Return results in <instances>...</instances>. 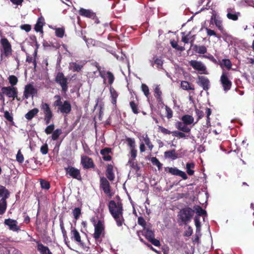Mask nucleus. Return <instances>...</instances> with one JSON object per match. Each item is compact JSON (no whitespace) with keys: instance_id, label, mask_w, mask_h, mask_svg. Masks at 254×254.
Returning <instances> with one entry per match:
<instances>
[{"instance_id":"obj_1","label":"nucleus","mask_w":254,"mask_h":254,"mask_svg":"<svg viewBox=\"0 0 254 254\" xmlns=\"http://www.w3.org/2000/svg\"><path fill=\"white\" fill-rule=\"evenodd\" d=\"M109 211L116 222L117 225L121 227L124 223L125 220L123 216V205L121 203H116L114 200H111L109 203Z\"/></svg>"},{"instance_id":"obj_2","label":"nucleus","mask_w":254,"mask_h":254,"mask_svg":"<svg viewBox=\"0 0 254 254\" xmlns=\"http://www.w3.org/2000/svg\"><path fill=\"white\" fill-rule=\"evenodd\" d=\"M56 100L54 103V106L58 107V109L62 113L68 114L71 111V105L68 101H64V103L61 101V97L59 95L54 97Z\"/></svg>"},{"instance_id":"obj_3","label":"nucleus","mask_w":254,"mask_h":254,"mask_svg":"<svg viewBox=\"0 0 254 254\" xmlns=\"http://www.w3.org/2000/svg\"><path fill=\"white\" fill-rule=\"evenodd\" d=\"M193 214L194 210L192 209L186 207L180 210L178 216L179 219L184 224H187L190 221Z\"/></svg>"},{"instance_id":"obj_4","label":"nucleus","mask_w":254,"mask_h":254,"mask_svg":"<svg viewBox=\"0 0 254 254\" xmlns=\"http://www.w3.org/2000/svg\"><path fill=\"white\" fill-rule=\"evenodd\" d=\"M0 57L1 59L8 57L12 54L11 46L7 39L2 38L0 40Z\"/></svg>"},{"instance_id":"obj_5","label":"nucleus","mask_w":254,"mask_h":254,"mask_svg":"<svg viewBox=\"0 0 254 254\" xmlns=\"http://www.w3.org/2000/svg\"><path fill=\"white\" fill-rule=\"evenodd\" d=\"M94 233L93 237L95 240H98L104 235V222L100 220L96 223L94 221Z\"/></svg>"},{"instance_id":"obj_6","label":"nucleus","mask_w":254,"mask_h":254,"mask_svg":"<svg viewBox=\"0 0 254 254\" xmlns=\"http://www.w3.org/2000/svg\"><path fill=\"white\" fill-rule=\"evenodd\" d=\"M189 64L194 69L196 70L201 74H206V67L205 65L200 61L191 60Z\"/></svg>"},{"instance_id":"obj_7","label":"nucleus","mask_w":254,"mask_h":254,"mask_svg":"<svg viewBox=\"0 0 254 254\" xmlns=\"http://www.w3.org/2000/svg\"><path fill=\"white\" fill-rule=\"evenodd\" d=\"M37 93V90L33 84L29 83L25 86L23 96L25 98L28 99L30 97H33Z\"/></svg>"},{"instance_id":"obj_8","label":"nucleus","mask_w":254,"mask_h":254,"mask_svg":"<svg viewBox=\"0 0 254 254\" xmlns=\"http://www.w3.org/2000/svg\"><path fill=\"white\" fill-rule=\"evenodd\" d=\"M56 81L62 87V90L66 92L67 90V79L62 72L57 73Z\"/></svg>"},{"instance_id":"obj_9","label":"nucleus","mask_w":254,"mask_h":254,"mask_svg":"<svg viewBox=\"0 0 254 254\" xmlns=\"http://www.w3.org/2000/svg\"><path fill=\"white\" fill-rule=\"evenodd\" d=\"M220 82L222 85L224 90L225 92L229 90L232 86V82L229 79L228 75L225 72H223L221 77Z\"/></svg>"},{"instance_id":"obj_10","label":"nucleus","mask_w":254,"mask_h":254,"mask_svg":"<svg viewBox=\"0 0 254 254\" xmlns=\"http://www.w3.org/2000/svg\"><path fill=\"white\" fill-rule=\"evenodd\" d=\"M2 93L9 98L17 97V88L12 86L3 87L1 88Z\"/></svg>"},{"instance_id":"obj_11","label":"nucleus","mask_w":254,"mask_h":254,"mask_svg":"<svg viewBox=\"0 0 254 254\" xmlns=\"http://www.w3.org/2000/svg\"><path fill=\"white\" fill-rule=\"evenodd\" d=\"M4 224L7 225L11 231L17 232L20 230V227L18 225L17 221L15 220L10 218L5 219Z\"/></svg>"},{"instance_id":"obj_12","label":"nucleus","mask_w":254,"mask_h":254,"mask_svg":"<svg viewBox=\"0 0 254 254\" xmlns=\"http://www.w3.org/2000/svg\"><path fill=\"white\" fill-rule=\"evenodd\" d=\"M66 173L68 174L70 177L77 180L81 179L80 171L78 169L72 167H68L64 168Z\"/></svg>"},{"instance_id":"obj_13","label":"nucleus","mask_w":254,"mask_h":254,"mask_svg":"<svg viewBox=\"0 0 254 254\" xmlns=\"http://www.w3.org/2000/svg\"><path fill=\"white\" fill-rule=\"evenodd\" d=\"M227 17L230 20L236 21L240 16V13L236 11L234 8H228L227 9Z\"/></svg>"},{"instance_id":"obj_14","label":"nucleus","mask_w":254,"mask_h":254,"mask_svg":"<svg viewBox=\"0 0 254 254\" xmlns=\"http://www.w3.org/2000/svg\"><path fill=\"white\" fill-rule=\"evenodd\" d=\"M100 186L106 194L111 195L110 184L105 178L102 177L100 178Z\"/></svg>"},{"instance_id":"obj_15","label":"nucleus","mask_w":254,"mask_h":254,"mask_svg":"<svg viewBox=\"0 0 254 254\" xmlns=\"http://www.w3.org/2000/svg\"><path fill=\"white\" fill-rule=\"evenodd\" d=\"M168 172L172 175L181 177L184 180H187L188 179V176L185 172L181 171L176 167L169 168Z\"/></svg>"},{"instance_id":"obj_16","label":"nucleus","mask_w":254,"mask_h":254,"mask_svg":"<svg viewBox=\"0 0 254 254\" xmlns=\"http://www.w3.org/2000/svg\"><path fill=\"white\" fill-rule=\"evenodd\" d=\"M197 83L201 86L204 90H207L209 88V81L208 79L203 76H199Z\"/></svg>"},{"instance_id":"obj_17","label":"nucleus","mask_w":254,"mask_h":254,"mask_svg":"<svg viewBox=\"0 0 254 254\" xmlns=\"http://www.w3.org/2000/svg\"><path fill=\"white\" fill-rule=\"evenodd\" d=\"M81 164L83 167L86 169L92 168L94 166L92 160L86 156L81 157Z\"/></svg>"},{"instance_id":"obj_18","label":"nucleus","mask_w":254,"mask_h":254,"mask_svg":"<svg viewBox=\"0 0 254 254\" xmlns=\"http://www.w3.org/2000/svg\"><path fill=\"white\" fill-rule=\"evenodd\" d=\"M150 62L152 66H154L155 64H156V66L158 69H161L162 67L163 61L161 58L156 56L153 57L152 59L150 60Z\"/></svg>"},{"instance_id":"obj_19","label":"nucleus","mask_w":254,"mask_h":254,"mask_svg":"<svg viewBox=\"0 0 254 254\" xmlns=\"http://www.w3.org/2000/svg\"><path fill=\"white\" fill-rule=\"evenodd\" d=\"M140 141L145 144L149 149L151 150L153 148V145L150 142V140L146 134H143L139 137Z\"/></svg>"},{"instance_id":"obj_20","label":"nucleus","mask_w":254,"mask_h":254,"mask_svg":"<svg viewBox=\"0 0 254 254\" xmlns=\"http://www.w3.org/2000/svg\"><path fill=\"white\" fill-rule=\"evenodd\" d=\"M175 126L177 129L185 132H189L190 131V128L187 127V125L183 122H178L176 123Z\"/></svg>"},{"instance_id":"obj_21","label":"nucleus","mask_w":254,"mask_h":254,"mask_svg":"<svg viewBox=\"0 0 254 254\" xmlns=\"http://www.w3.org/2000/svg\"><path fill=\"white\" fill-rule=\"evenodd\" d=\"M80 15L89 18L94 17L95 14L91 10L89 9H86L81 8L79 10Z\"/></svg>"},{"instance_id":"obj_22","label":"nucleus","mask_w":254,"mask_h":254,"mask_svg":"<svg viewBox=\"0 0 254 254\" xmlns=\"http://www.w3.org/2000/svg\"><path fill=\"white\" fill-rule=\"evenodd\" d=\"M83 67V65L75 62H71L69 64L68 68L73 72H79Z\"/></svg>"},{"instance_id":"obj_23","label":"nucleus","mask_w":254,"mask_h":254,"mask_svg":"<svg viewBox=\"0 0 254 254\" xmlns=\"http://www.w3.org/2000/svg\"><path fill=\"white\" fill-rule=\"evenodd\" d=\"M71 238L73 239L75 241L80 245H82V241L79 232L75 229H73L71 231Z\"/></svg>"},{"instance_id":"obj_24","label":"nucleus","mask_w":254,"mask_h":254,"mask_svg":"<svg viewBox=\"0 0 254 254\" xmlns=\"http://www.w3.org/2000/svg\"><path fill=\"white\" fill-rule=\"evenodd\" d=\"M41 109L43 111L45 116H53L52 112L48 104L42 103L41 105Z\"/></svg>"},{"instance_id":"obj_25","label":"nucleus","mask_w":254,"mask_h":254,"mask_svg":"<svg viewBox=\"0 0 254 254\" xmlns=\"http://www.w3.org/2000/svg\"><path fill=\"white\" fill-rule=\"evenodd\" d=\"M37 249L41 254H52L49 248L42 244H38Z\"/></svg>"},{"instance_id":"obj_26","label":"nucleus","mask_w":254,"mask_h":254,"mask_svg":"<svg viewBox=\"0 0 254 254\" xmlns=\"http://www.w3.org/2000/svg\"><path fill=\"white\" fill-rule=\"evenodd\" d=\"M182 122L187 125L192 124L194 121V118L190 115H186L182 117Z\"/></svg>"},{"instance_id":"obj_27","label":"nucleus","mask_w":254,"mask_h":254,"mask_svg":"<svg viewBox=\"0 0 254 254\" xmlns=\"http://www.w3.org/2000/svg\"><path fill=\"white\" fill-rule=\"evenodd\" d=\"M44 19L43 18H39L35 26V29L37 32L42 31V27L44 25Z\"/></svg>"},{"instance_id":"obj_28","label":"nucleus","mask_w":254,"mask_h":254,"mask_svg":"<svg viewBox=\"0 0 254 254\" xmlns=\"http://www.w3.org/2000/svg\"><path fill=\"white\" fill-rule=\"evenodd\" d=\"M39 112L37 108H34L29 111L25 116L27 120H31Z\"/></svg>"},{"instance_id":"obj_29","label":"nucleus","mask_w":254,"mask_h":254,"mask_svg":"<svg viewBox=\"0 0 254 254\" xmlns=\"http://www.w3.org/2000/svg\"><path fill=\"white\" fill-rule=\"evenodd\" d=\"M106 176L110 181L114 180L115 176L113 172V167L112 165L108 166L106 172Z\"/></svg>"},{"instance_id":"obj_30","label":"nucleus","mask_w":254,"mask_h":254,"mask_svg":"<svg viewBox=\"0 0 254 254\" xmlns=\"http://www.w3.org/2000/svg\"><path fill=\"white\" fill-rule=\"evenodd\" d=\"M211 19H213L216 26L219 30L222 31L223 30V26L222 21L219 18H216L215 16H212Z\"/></svg>"},{"instance_id":"obj_31","label":"nucleus","mask_w":254,"mask_h":254,"mask_svg":"<svg viewBox=\"0 0 254 254\" xmlns=\"http://www.w3.org/2000/svg\"><path fill=\"white\" fill-rule=\"evenodd\" d=\"M194 167V164L193 163H188L186 164L187 172L189 175L191 176L194 174L193 169Z\"/></svg>"},{"instance_id":"obj_32","label":"nucleus","mask_w":254,"mask_h":254,"mask_svg":"<svg viewBox=\"0 0 254 254\" xmlns=\"http://www.w3.org/2000/svg\"><path fill=\"white\" fill-rule=\"evenodd\" d=\"M164 154L165 157L171 158L173 160L176 159L177 158V156L175 150L166 151Z\"/></svg>"},{"instance_id":"obj_33","label":"nucleus","mask_w":254,"mask_h":254,"mask_svg":"<svg viewBox=\"0 0 254 254\" xmlns=\"http://www.w3.org/2000/svg\"><path fill=\"white\" fill-rule=\"evenodd\" d=\"M181 87L183 89L186 90H193L194 88L192 87L191 85L186 81H183L181 83Z\"/></svg>"},{"instance_id":"obj_34","label":"nucleus","mask_w":254,"mask_h":254,"mask_svg":"<svg viewBox=\"0 0 254 254\" xmlns=\"http://www.w3.org/2000/svg\"><path fill=\"white\" fill-rule=\"evenodd\" d=\"M110 91L112 97V102L113 104H115L116 103V99L118 94L113 87H110Z\"/></svg>"},{"instance_id":"obj_35","label":"nucleus","mask_w":254,"mask_h":254,"mask_svg":"<svg viewBox=\"0 0 254 254\" xmlns=\"http://www.w3.org/2000/svg\"><path fill=\"white\" fill-rule=\"evenodd\" d=\"M144 236L149 241L154 237L153 232L148 229H144Z\"/></svg>"},{"instance_id":"obj_36","label":"nucleus","mask_w":254,"mask_h":254,"mask_svg":"<svg viewBox=\"0 0 254 254\" xmlns=\"http://www.w3.org/2000/svg\"><path fill=\"white\" fill-rule=\"evenodd\" d=\"M6 208V202L5 199L2 198L0 200V214H3Z\"/></svg>"},{"instance_id":"obj_37","label":"nucleus","mask_w":254,"mask_h":254,"mask_svg":"<svg viewBox=\"0 0 254 254\" xmlns=\"http://www.w3.org/2000/svg\"><path fill=\"white\" fill-rule=\"evenodd\" d=\"M193 210H194V211H195L196 213L197 214V215L199 216L203 215L206 214V211L199 205H194L193 206Z\"/></svg>"},{"instance_id":"obj_38","label":"nucleus","mask_w":254,"mask_h":254,"mask_svg":"<svg viewBox=\"0 0 254 254\" xmlns=\"http://www.w3.org/2000/svg\"><path fill=\"white\" fill-rule=\"evenodd\" d=\"M195 51L199 54H205L207 52L206 47L204 46H195Z\"/></svg>"},{"instance_id":"obj_39","label":"nucleus","mask_w":254,"mask_h":254,"mask_svg":"<svg viewBox=\"0 0 254 254\" xmlns=\"http://www.w3.org/2000/svg\"><path fill=\"white\" fill-rule=\"evenodd\" d=\"M190 32L187 34V35H185L184 33H182V34L183 35L182 38V41L185 43H188L189 42L192 43L193 41L194 40V39L190 40Z\"/></svg>"},{"instance_id":"obj_40","label":"nucleus","mask_w":254,"mask_h":254,"mask_svg":"<svg viewBox=\"0 0 254 254\" xmlns=\"http://www.w3.org/2000/svg\"><path fill=\"white\" fill-rule=\"evenodd\" d=\"M162 92L159 86L157 85L154 89V96L159 100H161Z\"/></svg>"},{"instance_id":"obj_41","label":"nucleus","mask_w":254,"mask_h":254,"mask_svg":"<svg viewBox=\"0 0 254 254\" xmlns=\"http://www.w3.org/2000/svg\"><path fill=\"white\" fill-rule=\"evenodd\" d=\"M62 131L61 129H57L54 130L52 135V138L54 140H57L59 136L62 134Z\"/></svg>"},{"instance_id":"obj_42","label":"nucleus","mask_w":254,"mask_h":254,"mask_svg":"<svg viewBox=\"0 0 254 254\" xmlns=\"http://www.w3.org/2000/svg\"><path fill=\"white\" fill-rule=\"evenodd\" d=\"M130 106L131 108L132 112L137 114L139 113L138 108L137 105L134 103L133 101H131L130 102Z\"/></svg>"},{"instance_id":"obj_43","label":"nucleus","mask_w":254,"mask_h":254,"mask_svg":"<svg viewBox=\"0 0 254 254\" xmlns=\"http://www.w3.org/2000/svg\"><path fill=\"white\" fill-rule=\"evenodd\" d=\"M8 80L10 84L12 86L15 85L18 81L17 78L14 75H10L8 77Z\"/></svg>"},{"instance_id":"obj_44","label":"nucleus","mask_w":254,"mask_h":254,"mask_svg":"<svg viewBox=\"0 0 254 254\" xmlns=\"http://www.w3.org/2000/svg\"><path fill=\"white\" fill-rule=\"evenodd\" d=\"M151 161L153 165L157 166L159 169L161 168L162 164L160 163L158 159L156 157H152L151 158Z\"/></svg>"},{"instance_id":"obj_45","label":"nucleus","mask_w":254,"mask_h":254,"mask_svg":"<svg viewBox=\"0 0 254 254\" xmlns=\"http://www.w3.org/2000/svg\"><path fill=\"white\" fill-rule=\"evenodd\" d=\"M206 114L207 115L206 116V117H207L206 125L207 127H209V126H210V119L209 116H210V115L211 114V109L207 108L206 109Z\"/></svg>"},{"instance_id":"obj_46","label":"nucleus","mask_w":254,"mask_h":254,"mask_svg":"<svg viewBox=\"0 0 254 254\" xmlns=\"http://www.w3.org/2000/svg\"><path fill=\"white\" fill-rule=\"evenodd\" d=\"M72 213L74 218L77 220L81 214V209L78 207L75 208Z\"/></svg>"},{"instance_id":"obj_47","label":"nucleus","mask_w":254,"mask_h":254,"mask_svg":"<svg viewBox=\"0 0 254 254\" xmlns=\"http://www.w3.org/2000/svg\"><path fill=\"white\" fill-rule=\"evenodd\" d=\"M64 29L63 28H56V35L60 38H62L64 36Z\"/></svg>"},{"instance_id":"obj_48","label":"nucleus","mask_w":254,"mask_h":254,"mask_svg":"<svg viewBox=\"0 0 254 254\" xmlns=\"http://www.w3.org/2000/svg\"><path fill=\"white\" fill-rule=\"evenodd\" d=\"M127 141L128 143V145L130 148V149L135 148V143L134 139L133 138H127Z\"/></svg>"},{"instance_id":"obj_49","label":"nucleus","mask_w":254,"mask_h":254,"mask_svg":"<svg viewBox=\"0 0 254 254\" xmlns=\"http://www.w3.org/2000/svg\"><path fill=\"white\" fill-rule=\"evenodd\" d=\"M107 78L108 79V82L110 84H112L114 80V76L111 72H107Z\"/></svg>"},{"instance_id":"obj_50","label":"nucleus","mask_w":254,"mask_h":254,"mask_svg":"<svg viewBox=\"0 0 254 254\" xmlns=\"http://www.w3.org/2000/svg\"><path fill=\"white\" fill-rule=\"evenodd\" d=\"M141 89L142 91L143 92L144 95L146 97H148V96L149 94V90L148 86L146 84H142L141 85Z\"/></svg>"},{"instance_id":"obj_51","label":"nucleus","mask_w":254,"mask_h":254,"mask_svg":"<svg viewBox=\"0 0 254 254\" xmlns=\"http://www.w3.org/2000/svg\"><path fill=\"white\" fill-rule=\"evenodd\" d=\"M54 128L55 126L54 124L50 125L46 128L45 131L47 134H51L54 131Z\"/></svg>"},{"instance_id":"obj_52","label":"nucleus","mask_w":254,"mask_h":254,"mask_svg":"<svg viewBox=\"0 0 254 254\" xmlns=\"http://www.w3.org/2000/svg\"><path fill=\"white\" fill-rule=\"evenodd\" d=\"M195 225L196 228V232H199L200 231V222L199 218L196 216L194 218Z\"/></svg>"},{"instance_id":"obj_53","label":"nucleus","mask_w":254,"mask_h":254,"mask_svg":"<svg viewBox=\"0 0 254 254\" xmlns=\"http://www.w3.org/2000/svg\"><path fill=\"white\" fill-rule=\"evenodd\" d=\"M40 184H41V188L42 189L48 190L50 188V184L47 181L42 180L40 182Z\"/></svg>"},{"instance_id":"obj_54","label":"nucleus","mask_w":254,"mask_h":254,"mask_svg":"<svg viewBox=\"0 0 254 254\" xmlns=\"http://www.w3.org/2000/svg\"><path fill=\"white\" fill-rule=\"evenodd\" d=\"M165 110H166V113L167 117L168 119H170L173 116V112L171 108L168 107V106H166L165 107Z\"/></svg>"},{"instance_id":"obj_55","label":"nucleus","mask_w":254,"mask_h":254,"mask_svg":"<svg viewBox=\"0 0 254 254\" xmlns=\"http://www.w3.org/2000/svg\"><path fill=\"white\" fill-rule=\"evenodd\" d=\"M172 134L175 136L179 137L181 138L185 137L186 136L184 133L178 131H173L172 132Z\"/></svg>"},{"instance_id":"obj_56","label":"nucleus","mask_w":254,"mask_h":254,"mask_svg":"<svg viewBox=\"0 0 254 254\" xmlns=\"http://www.w3.org/2000/svg\"><path fill=\"white\" fill-rule=\"evenodd\" d=\"M222 63L228 69H230L231 68L232 64L229 60L224 59L222 60Z\"/></svg>"},{"instance_id":"obj_57","label":"nucleus","mask_w":254,"mask_h":254,"mask_svg":"<svg viewBox=\"0 0 254 254\" xmlns=\"http://www.w3.org/2000/svg\"><path fill=\"white\" fill-rule=\"evenodd\" d=\"M84 40L85 41L87 46L88 47H91L92 46H94L95 45L96 42L94 40H93L92 39H84Z\"/></svg>"},{"instance_id":"obj_58","label":"nucleus","mask_w":254,"mask_h":254,"mask_svg":"<svg viewBox=\"0 0 254 254\" xmlns=\"http://www.w3.org/2000/svg\"><path fill=\"white\" fill-rule=\"evenodd\" d=\"M16 160L22 163L24 161V157L23 155L21 154L20 150H19L16 155Z\"/></svg>"},{"instance_id":"obj_59","label":"nucleus","mask_w":254,"mask_h":254,"mask_svg":"<svg viewBox=\"0 0 254 254\" xmlns=\"http://www.w3.org/2000/svg\"><path fill=\"white\" fill-rule=\"evenodd\" d=\"M60 228L62 230V233H63L64 236L65 237V236L66 235V231L64 229L63 220L62 218H61L60 219Z\"/></svg>"},{"instance_id":"obj_60","label":"nucleus","mask_w":254,"mask_h":254,"mask_svg":"<svg viewBox=\"0 0 254 254\" xmlns=\"http://www.w3.org/2000/svg\"><path fill=\"white\" fill-rule=\"evenodd\" d=\"M41 152L43 154H46L48 152V145L45 144L42 145L40 149Z\"/></svg>"},{"instance_id":"obj_61","label":"nucleus","mask_w":254,"mask_h":254,"mask_svg":"<svg viewBox=\"0 0 254 254\" xmlns=\"http://www.w3.org/2000/svg\"><path fill=\"white\" fill-rule=\"evenodd\" d=\"M4 117L8 121H12L13 120L12 117L8 111L4 112Z\"/></svg>"},{"instance_id":"obj_62","label":"nucleus","mask_w":254,"mask_h":254,"mask_svg":"<svg viewBox=\"0 0 254 254\" xmlns=\"http://www.w3.org/2000/svg\"><path fill=\"white\" fill-rule=\"evenodd\" d=\"M195 113H196V116H197V122L199 119H200L201 118H202L203 117V113L202 111H200L198 109H196Z\"/></svg>"},{"instance_id":"obj_63","label":"nucleus","mask_w":254,"mask_h":254,"mask_svg":"<svg viewBox=\"0 0 254 254\" xmlns=\"http://www.w3.org/2000/svg\"><path fill=\"white\" fill-rule=\"evenodd\" d=\"M138 223L139 225L144 227L146 225V222L143 217H139L138 218Z\"/></svg>"},{"instance_id":"obj_64","label":"nucleus","mask_w":254,"mask_h":254,"mask_svg":"<svg viewBox=\"0 0 254 254\" xmlns=\"http://www.w3.org/2000/svg\"><path fill=\"white\" fill-rule=\"evenodd\" d=\"M153 245L155 246H159L160 245V241L154 238L149 241Z\"/></svg>"}]
</instances>
